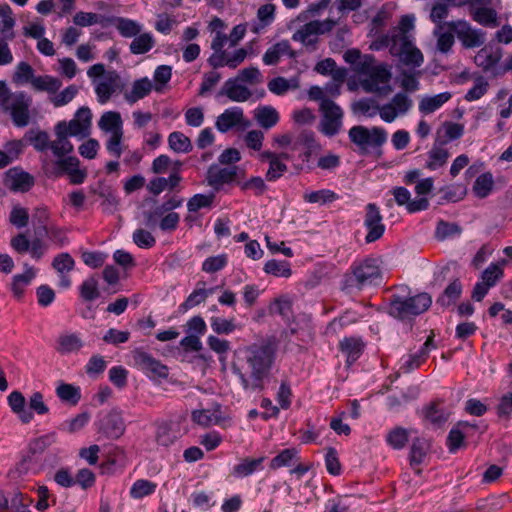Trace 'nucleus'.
I'll return each mask as SVG.
<instances>
[{
  "label": "nucleus",
  "mask_w": 512,
  "mask_h": 512,
  "mask_svg": "<svg viewBox=\"0 0 512 512\" xmlns=\"http://www.w3.org/2000/svg\"><path fill=\"white\" fill-rule=\"evenodd\" d=\"M276 360V346L270 341L238 347L233 354L231 371L246 392H260L270 377Z\"/></svg>",
  "instance_id": "1"
},
{
  "label": "nucleus",
  "mask_w": 512,
  "mask_h": 512,
  "mask_svg": "<svg viewBox=\"0 0 512 512\" xmlns=\"http://www.w3.org/2000/svg\"><path fill=\"white\" fill-rule=\"evenodd\" d=\"M375 61L374 55H364V60L359 68V74L364 76L361 80V86L367 93L388 95L392 91L389 84L392 77L390 68L383 63L375 65Z\"/></svg>",
  "instance_id": "2"
},
{
  "label": "nucleus",
  "mask_w": 512,
  "mask_h": 512,
  "mask_svg": "<svg viewBox=\"0 0 512 512\" xmlns=\"http://www.w3.org/2000/svg\"><path fill=\"white\" fill-rule=\"evenodd\" d=\"M348 138L354 145V151L366 156L380 152L381 147L387 142L388 134L383 127L355 125L349 129Z\"/></svg>",
  "instance_id": "3"
},
{
  "label": "nucleus",
  "mask_w": 512,
  "mask_h": 512,
  "mask_svg": "<svg viewBox=\"0 0 512 512\" xmlns=\"http://www.w3.org/2000/svg\"><path fill=\"white\" fill-rule=\"evenodd\" d=\"M382 279V271L378 260L375 258H366L354 262L350 267V272L345 275L346 286L358 290L378 286L382 283Z\"/></svg>",
  "instance_id": "4"
},
{
  "label": "nucleus",
  "mask_w": 512,
  "mask_h": 512,
  "mask_svg": "<svg viewBox=\"0 0 512 512\" xmlns=\"http://www.w3.org/2000/svg\"><path fill=\"white\" fill-rule=\"evenodd\" d=\"M431 303V297L427 293H419L413 296L395 293L390 298L389 314L397 319H408L425 312Z\"/></svg>",
  "instance_id": "5"
},
{
  "label": "nucleus",
  "mask_w": 512,
  "mask_h": 512,
  "mask_svg": "<svg viewBox=\"0 0 512 512\" xmlns=\"http://www.w3.org/2000/svg\"><path fill=\"white\" fill-rule=\"evenodd\" d=\"M98 127L101 131L109 133L110 136L106 141L107 151L115 158H120L122 154V139L124 135L123 120L117 111L104 112L99 121Z\"/></svg>",
  "instance_id": "6"
},
{
  "label": "nucleus",
  "mask_w": 512,
  "mask_h": 512,
  "mask_svg": "<svg viewBox=\"0 0 512 512\" xmlns=\"http://www.w3.org/2000/svg\"><path fill=\"white\" fill-rule=\"evenodd\" d=\"M336 24L337 21L330 18L312 20L300 26L292 34V40L302 44L307 51L314 52L317 50L320 36L330 32Z\"/></svg>",
  "instance_id": "7"
},
{
  "label": "nucleus",
  "mask_w": 512,
  "mask_h": 512,
  "mask_svg": "<svg viewBox=\"0 0 512 512\" xmlns=\"http://www.w3.org/2000/svg\"><path fill=\"white\" fill-rule=\"evenodd\" d=\"M319 110L321 112L319 131L329 138L339 134L343 128L344 112L342 108L333 100H324L320 103Z\"/></svg>",
  "instance_id": "8"
},
{
  "label": "nucleus",
  "mask_w": 512,
  "mask_h": 512,
  "mask_svg": "<svg viewBox=\"0 0 512 512\" xmlns=\"http://www.w3.org/2000/svg\"><path fill=\"white\" fill-rule=\"evenodd\" d=\"M390 53L397 56L401 63L411 67H420L424 61L422 52L416 48L407 35L393 37Z\"/></svg>",
  "instance_id": "9"
},
{
  "label": "nucleus",
  "mask_w": 512,
  "mask_h": 512,
  "mask_svg": "<svg viewBox=\"0 0 512 512\" xmlns=\"http://www.w3.org/2000/svg\"><path fill=\"white\" fill-rule=\"evenodd\" d=\"M413 99L405 92H397L392 99L378 108L382 121L392 123L397 118L409 113L413 107Z\"/></svg>",
  "instance_id": "10"
},
{
  "label": "nucleus",
  "mask_w": 512,
  "mask_h": 512,
  "mask_svg": "<svg viewBox=\"0 0 512 512\" xmlns=\"http://www.w3.org/2000/svg\"><path fill=\"white\" fill-rule=\"evenodd\" d=\"M447 28L456 34L465 48L481 47L486 41L485 31L472 27L466 20L447 21Z\"/></svg>",
  "instance_id": "11"
},
{
  "label": "nucleus",
  "mask_w": 512,
  "mask_h": 512,
  "mask_svg": "<svg viewBox=\"0 0 512 512\" xmlns=\"http://www.w3.org/2000/svg\"><path fill=\"white\" fill-rule=\"evenodd\" d=\"M31 104L30 96L25 92H17L6 101L4 110L9 112L15 126L25 127L30 121L29 108Z\"/></svg>",
  "instance_id": "12"
},
{
  "label": "nucleus",
  "mask_w": 512,
  "mask_h": 512,
  "mask_svg": "<svg viewBox=\"0 0 512 512\" xmlns=\"http://www.w3.org/2000/svg\"><path fill=\"white\" fill-rule=\"evenodd\" d=\"M134 366L151 379L167 378L168 368L150 353L135 349L132 353Z\"/></svg>",
  "instance_id": "13"
},
{
  "label": "nucleus",
  "mask_w": 512,
  "mask_h": 512,
  "mask_svg": "<svg viewBox=\"0 0 512 512\" xmlns=\"http://www.w3.org/2000/svg\"><path fill=\"white\" fill-rule=\"evenodd\" d=\"M251 122L245 118L244 111L239 106L225 109L216 119L215 127L220 133H227L233 128L245 129Z\"/></svg>",
  "instance_id": "14"
},
{
  "label": "nucleus",
  "mask_w": 512,
  "mask_h": 512,
  "mask_svg": "<svg viewBox=\"0 0 512 512\" xmlns=\"http://www.w3.org/2000/svg\"><path fill=\"white\" fill-rule=\"evenodd\" d=\"M503 57V49L492 45H485L475 55V64L484 72H493L495 76L501 75L502 66L496 69L497 64Z\"/></svg>",
  "instance_id": "15"
},
{
  "label": "nucleus",
  "mask_w": 512,
  "mask_h": 512,
  "mask_svg": "<svg viewBox=\"0 0 512 512\" xmlns=\"http://www.w3.org/2000/svg\"><path fill=\"white\" fill-rule=\"evenodd\" d=\"M364 226L367 229L365 236L366 243L377 241L385 232V225L382 223V215L378 206L374 203H369L366 206Z\"/></svg>",
  "instance_id": "16"
},
{
  "label": "nucleus",
  "mask_w": 512,
  "mask_h": 512,
  "mask_svg": "<svg viewBox=\"0 0 512 512\" xmlns=\"http://www.w3.org/2000/svg\"><path fill=\"white\" fill-rule=\"evenodd\" d=\"M99 432L108 439H118L125 432V422L118 410H111L99 420Z\"/></svg>",
  "instance_id": "17"
},
{
  "label": "nucleus",
  "mask_w": 512,
  "mask_h": 512,
  "mask_svg": "<svg viewBox=\"0 0 512 512\" xmlns=\"http://www.w3.org/2000/svg\"><path fill=\"white\" fill-rule=\"evenodd\" d=\"M252 95V91L234 77L227 79L217 93L218 98L225 96L230 101L237 103H243L250 100Z\"/></svg>",
  "instance_id": "18"
},
{
  "label": "nucleus",
  "mask_w": 512,
  "mask_h": 512,
  "mask_svg": "<svg viewBox=\"0 0 512 512\" xmlns=\"http://www.w3.org/2000/svg\"><path fill=\"white\" fill-rule=\"evenodd\" d=\"M119 82L120 77L116 72H111L102 80L95 82V94L98 103L104 105L116 92H120L122 85H119Z\"/></svg>",
  "instance_id": "19"
},
{
  "label": "nucleus",
  "mask_w": 512,
  "mask_h": 512,
  "mask_svg": "<svg viewBox=\"0 0 512 512\" xmlns=\"http://www.w3.org/2000/svg\"><path fill=\"white\" fill-rule=\"evenodd\" d=\"M449 416L450 412L436 402L424 405L420 411V417L424 423L434 429L443 427Z\"/></svg>",
  "instance_id": "20"
},
{
  "label": "nucleus",
  "mask_w": 512,
  "mask_h": 512,
  "mask_svg": "<svg viewBox=\"0 0 512 512\" xmlns=\"http://www.w3.org/2000/svg\"><path fill=\"white\" fill-rule=\"evenodd\" d=\"M239 168L237 166L220 167L211 165L207 171V182L214 189L218 190L224 184L235 180Z\"/></svg>",
  "instance_id": "21"
},
{
  "label": "nucleus",
  "mask_w": 512,
  "mask_h": 512,
  "mask_svg": "<svg viewBox=\"0 0 512 512\" xmlns=\"http://www.w3.org/2000/svg\"><path fill=\"white\" fill-rule=\"evenodd\" d=\"M153 89L157 92H161V87L154 85L148 77L137 79L132 83L131 90L124 93V99L130 105L135 104L148 96Z\"/></svg>",
  "instance_id": "22"
},
{
  "label": "nucleus",
  "mask_w": 512,
  "mask_h": 512,
  "mask_svg": "<svg viewBox=\"0 0 512 512\" xmlns=\"http://www.w3.org/2000/svg\"><path fill=\"white\" fill-rule=\"evenodd\" d=\"M248 56V50L245 48H238L231 53L226 52L221 57H209L207 59V63L213 69H218L221 67H228L230 69L237 68L241 63L244 62L246 57Z\"/></svg>",
  "instance_id": "23"
},
{
  "label": "nucleus",
  "mask_w": 512,
  "mask_h": 512,
  "mask_svg": "<svg viewBox=\"0 0 512 512\" xmlns=\"http://www.w3.org/2000/svg\"><path fill=\"white\" fill-rule=\"evenodd\" d=\"M84 346L80 333L64 332L61 333L56 341L55 349L62 355L77 353Z\"/></svg>",
  "instance_id": "24"
},
{
  "label": "nucleus",
  "mask_w": 512,
  "mask_h": 512,
  "mask_svg": "<svg viewBox=\"0 0 512 512\" xmlns=\"http://www.w3.org/2000/svg\"><path fill=\"white\" fill-rule=\"evenodd\" d=\"M7 184L12 191L27 192L34 185V178L29 173L16 168L7 172Z\"/></svg>",
  "instance_id": "25"
},
{
  "label": "nucleus",
  "mask_w": 512,
  "mask_h": 512,
  "mask_svg": "<svg viewBox=\"0 0 512 512\" xmlns=\"http://www.w3.org/2000/svg\"><path fill=\"white\" fill-rule=\"evenodd\" d=\"M191 417L193 422L203 427L217 425L222 421L221 406L215 404L212 408L194 410Z\"/></svg>",
  "instance_id": "26"
},
{
  "label": "nucleus",
  "mask_w": 512,
  "mask_h": 512,
  "mask_svg": "<svg viewBox=\"0 0 512 512\" xmlns=\"http://www.w3.org/2000/svg\"><path fill=\"white\" fill-rule=\"evenodd\" d=\"M25 271L21 274H16L12 277L10 283V290L14 297L20 299L23 297L25 288L30 285L36 276V271L28 264H24Z\"/></svg>",
  "instance_id": "27"
},
{
  "label": "nucleus",
  "mask_w": 512,
  "mask_h": 512,
  "mask_svg": "<svg viewBox=\"0 0 512 512\" xmlns=\"http://www.w3.org/2000/svg\"><path fill=\"white\" fill-rule=\"evenodd\" d=\"M452 98V94L448 91L436 94L423 96L418 105L419 112L425 115L432 114L440 109L445 103Z\"/></svg>",
  "instance_id": "28"
},
{
  "label": "nucleus",
  "mask_w": 512,
  "mask_h": 512,
  "mask_svg": "<svg viewBox=\"0 0 512 512\" xmlns=\"http://www.w3.org/2000/svg\"><path fill=\"white\" fill-rule=\"evenodd\" d=\"M30 85L36 92H46L52 96L59 91L62 81L51 75H35Z\"/></svg>",
  "instance_id": "29"
},
{
  "label": "nucleus",
  "mask_w": 512,
  "mask_h": 512,
  "mask_svg": "<svg viewBox=\"0 0 512 512\" xmlns=\"http://www.w3.org/2000/svg\"><path fill=\"white\" fill-rule=\"evenodd\" d=\"M254 118L260 127L268 130L279 122L280 116L274 107L263 105L255 109Z\"/></svg>",
  "instance_id": "30"
},
{
  "label": "nucleus",
  "mask_w": 512,
  "mask_h": 512,
  "mask_svg": "<svg viewBox=\"0 0 512 512\" xmlns=\"http://www.w3.org/2000/svg\"><path fill=\"white\" fill-rule=\"evenodd\" d=\"M472 19L481 26L495 28L499 26L498 13L491 6L476 7L470 11Z\"/></svg>",
  "instance_id": "31"
},
{
  "label": "nucleus",
  "mask_w": 512,
  "mask_h": 512,
  "mask_svg": "<svg viewBox=\"0 0 512 512\" xmlns=\"http://www.w3.org/2000/svg\"><path fill=\"white\" fill-rule=\"evenodd\" d=\"M56 139L51 142L50 149L53 155L60 159L68 154L72 153L74 150L73 144L69 140V136L66 135V132H62L55 126Z\"/></svg>",
  "instance_id": "32"
},
{
  "label": "nucleus",
  "mask_w": 512,
  "mask_h": 512,
  "mask_svg": "<svg viewBox=\"0 0 512 512\" xmlns=\"http://www.w3.org/2000/svg\"><path fill=\"white\" fill-rule=\"evenodd\" d=\"M449 158V152L444 147V143L434 144L428 152V159L425 167L429 170H437L444 166Z\"/></svg>",
  "instance_id": "33"
},
{
  "label": "nucleus",
  "mask_w": 512,
  "mask_h": 512,
  "mask_svg": "<svg viewBox=\"0 0 512 512\" xmlns=\"http://www.w3.org/2000/svg\"><path fill=\"white\" fill-rule=\"evenodd\" d=\"M258 22L251 24V31L259 34L266 26L270 25L275 19V5L265 4L259 7L257 11Z\"/></svg>",
  "instance_id": "34"
},
{
  "label": "nucleus",
  "mask_w": 512,
  "mask_h": 512,
  "mask_svg": "<svg viewBox=\"0 0 512 512\" xmlns=\"http://www.w3.org/2000/svg\"><path fill=\"white\" fill-rule=\"evenodd\" d=\"M430 449V443L423 437H417L413 440L410 449V464L416 468L424 462V459Z\"/></svg>",
  "instance_id": "35"
},
{
  "label": "nucleus",
  "mask_w": 512,
  "mask_h": 512,
  "mask_svg": "<svg viewBox=\"0 0 512 512\" xmlns=\"http://www.w3.org/2000/svg\"><path fill=\"white\" fill-rule=\"evenodd\" d=\"M341 351L346 354L348 365L356 362L362 354L363 342L357 338H344L340 342Z\"/></svg>",
  "instance_id": "36"
},
{
  "label": "nucleus",
  "mask_w": 512,
  "mask_h": 512,
  "mask_svg": "<svg viewBox=\"0 0 512 512\" xmlns=\"http://www.w3.org/2000/svg\"><path fill=\"white\" fill-rule=\"evenodd\" d=\"M155 46V39L151 33L136 35L130 43V52L134 55H141L149 52Z\"/></svg>",
  "instance_id": "37"
},
{
  "label": "nucleus",
  "mask_w": 512,
  "mask_h": 512,
  "mask_svg": "<svg viewBox=\"0 0 512 512\" xmlns=\"http://www.w3.org/2000/svg\"><path fill=\"white\" fill-rule=\"evenodd\" d=\"M56 127L62 132H66L69 137H77L78 139H84L90 134V129L79 122V120L73 118L68 123L66 121H60Z\"/></svg>",
  "instance_id": "38"
},
{
  "label": "nucleus",
  "mask_w": 512,
  "mask_h": 512,
  "mask_svg": "<svg viewBox=\"0 0 512 512\" xmlns=\"http://www.w3.org/2000/svg\"><path fill=\"white\" fill-rule=\"evenodd\" d=\"M263 461L264 457H259L255 459L245 458L239 464L233 467L232 475L238 478H244L249 475H252L255 471H257L260 468Z\"/></svg>",
  "instance_id": "39"
},
{
  "label": "nucleus",
  "mask_w": 512,
  "mask_h": 512,
  "mask_svg": "<svg viewBox=\"0 0 512 512\" xmlns=\"http://www.w3.org/2000/svg\"><path fill=\"white\" fill-rule=\"evenodd\" d=\"M303 199L307 203H317L320 205H325L338 200L339 195L330 189H321L306 192L303 195Z\"/></svg>",
  "instance_id": "40"
},
{
  "label": "nucleus",
  "mask_w": 512,
  "mask_h": 512,
  "mask_svg": "<svg viewBox=\"0 0 512 512\" xmlns=\"http://www.w3.org/2000/svg\"><path fill=\"white\" fill-rule=\"evenodd\" d=\"M178 436V432L171 423L163 422L157 427L156 440L161 446L168 447L172 445L177 440Z\"/></svg>",
  "instance_id": "41"
},
{
  "label": "nucleus",
  "mask_w": 512,
  "mask_h": 512,
  "mask_svg": "<svg viewBox=\"0 0 512 512\" xmlns=\"http://www.w3.org/2000/svg\"><path fill=\"white\" fill-rule=\"evenodd\" d=\"M461 293L462 284L456 279L446 287L442 295L437 299V303L443 307H448L456 302Z\"/></svg>",
  "instance_id": "42"
},
{
  "label": "nucleus",
  "mask_w": 512,
  "mask_h": 512,
  "mask_svg": "<svg viewBox=\"0 0 512 512\" xmlns=\"http://www.w3.org/2000/svg\"><path fill=\"white\" fill-rule=\"evenodd\" d=\"M156 488V483L146 479H138L132 484L129 494L131 498L138 500L152 495L156 491Z\"/></svg>",
  "instance_id": "43"
},
{
  "label": "nucleus",
  "mask_w": 512,
  "mask_h": 512,
  "mask_svg": "<svg viewBox=\"0 0 512 512\" xmlns=\"http://www.w3.org/2000/svg\"><path fill=\"white\" fill-rule=\"evenodd\" d=\"M25 138L36 151L44 152L50 149L51 141L46 131L31 129L26 133Z\"/></svg>",
  "instance_id": "44"
},
{
  "label": "nucleus",
  "mask_w": 512,
  "mask_h": 512,
  "mask_svg": "<svg viewBox=\"0 0 512 512\" xmlns=\"http://www.w3.org/2000/svg\"><path fill=\"white\" fill-rule=\"evenodd\" d=\"M263 270L275 277L289 278L292 274L290 264L286 260L271 259L265 263Z\"/></svg>",
  "instance_id": "45"
},
{
  "label": "nucleus",
  "mask_w": 512,
  "mask_h": 512,
  "mask_svg": "<svg viewBox=\"0 0 512 512\" xmlns=\"http://www.w3.org/2000/svg\"><path fill=\"white\" fill-rule=\"evenodd\" d=\"M494 187L493 175L490 172L479 175L473 185V191L478 198H486Z\"/></svg>",
  "instance_id": "46"
},
{
  "label": "nucleus",
  "mask_w": 512,
  "mask_h": 512,
  "mask_svg": "<svg viewBox=\"0 0 512 512\" xmlns=\"http://www.w3.org/2000/svg\"><path fill=\"white\" fill-rule=\"evenodd\" d=\"M168 145L176 153H188L192 150L190 139L182 132H172L168 136Z\"/></svg>",
  "instance_id": "47"
},
{
  "label": "nucleus",
  "mask_w": 512,
  "mask_h": 512,
  "mask_svg": "<svg viewBox=\"0 0 512 512\" xmlns=\"http://www.w3.org/2000/svg\"><path fill=\"white\" fill-rule=\"evenodd\" d=\"M408 430L397 426L391 429L386 435V442L393 449L401 450L408 442Z\"/></svg>",
  "instance_id": "48"
},
{
  "label": "nucleus",
  "mask_w": 512,
  "mask_h": 512,
  "mask_svg": "<svg viewBox=\"0 0 512 512\" xmlns=\"http://www.w3.org/2000/svg\"><path fill=\"white\" fill-rule=\"evenodd\" d=\"M79 88L75 84L67 86L61 92H56L54 95L49 96V101L56 108L69 104L78 94Z\"/></svg>",
  "instance_id": "49"
},
{
  "label": "nucleus",
  "mask_w": 512,
  "mask_h": 512,
  "mask_svg": "<svg viewBox=\"0 0 512 512\" xmlns=\"http://www.w3.org/2000/svg\"><path fill=\"white\" fill-rule=\"evenodd\" d=\"M444 28L445 27L441 26L435 27L433 35L437 38V50L443 54H446L452 49V46L455 43V39L453 31L450 30L448 32H445Z\"/></svg>",
  "instance_id": "50"
},
{
  "label": "nucleus",
  "mask_w": 512,
  "mask_h": 512,
  "mask_svg": "<svg viewBox=\"0 0 512 512\" xmlns=\"http://www.w3.org/2000/svg\"><path fill=\"white\" fill-rule=\"evenodd\" d=\"M268 89L276 95H283L290 89L298 88V80L296 78L286 79L284 77H275L268 82Z\"/></svg>",
  "instance_id": "51"
},
{
  "label": "nucleus",
  "mask_w": 512,
  "mask_h": 512,
  "mask_svg": "<svg viewBox=\"0 0 512 512\" xmlns=\"http://www.w3.org/2000/svg\"><path fill=\"white\" fill-rule=\"evenodd\" d=\"M210 326L216 334L224 335H229L241 328V326L235 323L234 318L226 319L222 317H211Z\"/></svg>",
  "instance_id": "52"
},
{
  "label": "nucleus",
  "mask_w": 512,
  "mask_h": 512,
  "mask_svg": "<svg viewBox=\"0 0 512 512\" xmlns=\"http://www.w3.org/2000/svg\"><path fill=\"white\" fill-rule=\"evenodd\" d=\"M56 395L61 401L72 405H76L81 398L79 388L66 383H62L56 388Z\"/></svg>",
  "instance_id": "53"
},
{
  "label": "nucleus",
  "mask_w": 512,
  "mask_h": 512,
  "mask_svg": "<svg viewBox=\"0 0 512 512\" xmlns=\"http://www.w3.org/2000/svg\"><path fill=\"white\" fill-rule=\"evenodd\" d=\"M449 8L443 0H436L430 12V20L436 25L435 27H447L444 19L448 17Z\"/></svg>",
  "instance_id": "54"
},
{
  "label": "nucleus",
  "mask_w": 512,
  "mask_h": 512,
  "mask_svg": "<svg viewBox=\"0 0 512 512\" xmlns=\"http://www.w3.org/2000/svg\"><path fill=\"white\" fill-rule=\"evenodd\" d=\"M79 290L80 296L87 302H92L100 296L98 281L94 277L84 280Z\"/></svg>",
  "instance_id": "55"
},
{
  "label": "nucleus",
  "mask_w": 512,
  "mask_h": 512,
  "mask_svg": "<svg viewBox=\"0 0 512 512\" xmlns=\"http://www.w3.org/2000/svg\"><path fill=\"white\" fill-rule=\"evenodd\" d=\"M281 158L289 159V156L287 153H281L279 157L269 163V168L266 173V180L271 182L276 181L287 171V165L281 161Z\"/></svg>",
  "instance_id": "56"
},
{
  "label": "nucleus",
  "mask_w": 512,
  "mask_h": 512,
  "mask_svg": "<svg viewBox=\"0 0 512 512\" xmlns=\"http://www.w3.org/2000/svg\"><path fill=\"white\" fill-rule=\"evenodd\" d=\"M116 28L120 35L126 38H134L142 29L138 22L127 18H119L117 20Z\"/></svg>",
  "instance_id": "57"
},
{
  "label": "nucleus",
  "mask_w": 512,
  "mask_h": 512,
  "mask_svg": "<svg viewBox=\"0 0 512 512\" xmlns=\"http://www.w3.org/2000/svg\"><path fill=\"white\" fill-rule=\"evenodd\" d=\"M488 87V81L483 76H478L474 80L473 86L467 91L465 100L469 102L479 100L487 93Z\"/></svg>",
  "instance_id": "58"
},
{
  "label": "nucleus",
  "mask_w": 512,
  "mask_h": 512,
  "mask_svg": "<svg viewBox=\"0 0 512 512\" xmlns=\"http://www.w3.org/2000/svg\"><path fill=\"white\" fill-rule=\"evenodd\" d=\"M73 23L79 27H89L95 24L103 25L104 17L93 12L79 11L74 15Z\"/></svg>",
  "instance_id": "59"
},
{
  "label": "nucleus",
  "mask_w": 512,
  "mask_h": 512,
  "mask_svg": "<svg viewBox=\"0 0 512 512\" xmlns=\"http://www.w3.org/2000/svg\"><path fill=\"white\" fill-rule=\"evenodd\" d=\"M358 314L353 311H346L341 316L334 318L327 326V332L336 333L338 329L351 325L358 321Z\"/></svg>",
  "instance_id": "60"
},
{
  "label": "nucleus",
  "mask_w": 512,
  "mask_h": 512,
  "mask_svg": "<svg viewBox=\"0 0 512 512\" xmlns=\"http://www.w3.org/2000/svg\"><path fill=\"white\" fill-rule=\"evenodd\" d=\"M35 77L34 70L31 65L27 62L21 61L17 64L13 80L17 84H24L32 82V79Z\"/></svg>",
  "instance_id": "61"
},
{
  "label": "nucleus",
  "mask_w": 512,
  "mask_h": 512,
  "mask_svg": "<svg viewBox=\"0 0 512 512\" xmlns=\"http://www.w3.org/2000/svg\"><path fill=\"white\" fill-rule=\"evenodd\" d=\"M503 277L502 266L498 263H491L481 274V281L495 286L497 282Z\"/></svg>",
  "instance_id": "62"
},
{
  "label": "nucleus",
  "mask_w": 512,
  "mask_h": 512,
  "mask_svg": "<svg viewBox=\"0 0 512 512\" xmlns=\"http://www.w3.org/2000/svg\"><path fill=\"white\" fill-rule=\"evenodd\" d=\"M234 78L243 84H259L263 80L260 70L254 66L240 70Z\"/></svg>",
  "instance_id": "63"
},
{
  "label": "nucleus",
  "mask_w": 512,
  "mask_h": 512,
  "mask_svg": "<svg viewBox=\"0 0 512 512\" xmlns=\"http://www.w3.org/2000/svg\"><path fill=\"white\" fill-rule=\"evenodd\" d=\"M133 242L142 249H150L156 244L155 237L151 234V232L139 228L133 232L132 235Z\"/></svg>",
  "instance_id": "64"
}]
</instances>
